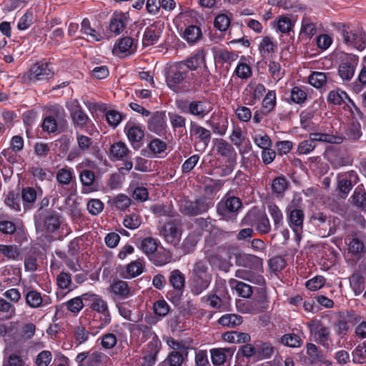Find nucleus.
<instances>
[{"instance_id": "40", "label": "nucleus", "mask_w": 366, "mask_h": 366, "mask_svg": "<svg viewBox=\"0 0 366 366\" xmlns=\"http://www.w3.org/2000/svg\"><path fill=\"white\" fill-rule=\"evenodd\" d=\"M268 211L273 220L274 228L278 229L283 224V214L280 209L274 203L268 204Z\"/></svg>"}, {"instance_id": "1", "label": "nucleus", "mask_w": 366, "mask_h": 366, "mask_svg": "<svg viewBox=\"0 0 366 366\" xmlns=\"http://www.w3.org/2000/svg\"><path fill=\"white\" fill-rule=\"evenodd\" d=\"M85 301L90 302V310H85L84 319L89 325L94 335L110 324L112 317L107 302L100 296L85 293L82 295Z\"/></svg>"}, {"instance_id": "10", "label": "nucleus", "mask_w": 366, "mask_h": 366, "mask_svg": "<svg viewBox=\"0 0 366 366\" xmlns=\"http://www.w3.org/2000/svg\"><path fill=\"white\" fill-rule=\"evenodd\" d=\"M51 64L48 63H39L34 65L27 74L24 76V81H30L46 80L51 78L54 72L51 70Z\"/></svg>"}, {"instance_id": "21", "label": "nucleus", "mask_w": 366, "mask_h": 366, "mask_svg": "<svg viewBox=\"0 0 366 366\" xmlns=\"http://www.w3.org/2000/svg\"><path fill=\"white\" fill-rule=\"evenodd\" d=\"M110 292L121 299H127L132 296V292L127 282L123 280H117L109 286Z\"/></svg>"}, {"instance_id": "53", "label": "nucleus", "mask_w": 366, "mask_h": 366, "mask_svg": "<svg viewBox=\"0 0 366 366\" xmlns=\"http://www.w3.org/2000/svg\"><path fill=\"white\" fill-rule=\"evenodd\" d=\"M215 147L217 154L225 157H229L233 152L232 146L222 139L217 140Z\"/></svg>"}, {"instance_id": "5", "label": "nucleus", "mask_w": 366, "mask_h": 366, "mask_svg": "<svg viewBox=\"0 0 366 366\" xmlns=\"http://www.w3.org/2000/svg\"><path fill=\"white\" fill-rule=\"evenodd\" d=\"M212 203L205 197H200L194 200L183 199L180 202V212L187 216H197L207 212Z\"/></svg>"}, {"instance_id": "39", "label": "nucleus", "mask_w": 366, "mask_h": 366, "mask_svg": "<svg viewBox=\"0 0 366 366\" xmlns=\"http://www.w3.org/2000/svg\"><path fill=\"white\" fill-rule=\"evenodd\" d=\"M108 357L99 351H94L89 354L86 366H103L107 362Z\"/></svg>"}, {"instance_id": "6", "label": "nucleus", "mask_w": 366, "mask_h": 366, "mask_svg": "<svg viewBox=\"0 0 366 366\" xmlns=\"http://www.w3.org/2000/svg\"><path fill=\"white\" fill-rule=\"evenodd\" d=\"M242 207L240 199L235 197H229L222 199L217 206V213L226 221H233L237 216Z\"/></svg>"}, {"instance_id": "28", "label": "nucleus", "mask_w": 366, "mask_h": 366, "mask_svg": "<svg viewBox=\"0 0 366 366\" xmlns=\"http://www.w3.org/2000/svg\"><path fill=\"white\" fill-rule=\"evenodd\" d=\"M80 31L83 35L86 36V40L91 42L99 41L102 38L99 33L91 27L90 21L88 19H83Z\"/></svg>"}, {"instance_id": "18", "label": "nucleus", "mask_w": 366, "mask_h": 366, "mask_svg": "<svg viewBox=\"0 0 366 366\" xmlns=\"http://www.w3.org/2000/svg\"><path fill=\"white\" fill-rule=\"evenodd\" d=\"M130 153L131 152L125 143L117 142L110 146L109 157L112 161L124 160L129 159Z\"/></svg>"}, {"instance_id": "47", "label": "nucleus", "mask_w": 366, "mask_h": 366, "mask_svg": "<svg viewBox=\"0 0 366 366\" xmlns=\"http://www.w3.org/2000/svg\"><path fill=\"white\" fill-rule=\"evenodd\" d=\"M254 144L259 148L264 149L272 147V140L270 137L264 132L255 133L252 136Z\"/></svg>"}, {"instance_id": "44", "label": "nucleus", "mask_w": 366, "mask_h": 366, "mask_svg": "<svg viewBox=\"0 0 366 366\" xmlns=\"http://www.w3.org/2000/svg\"><path fill=\"white\" fill-rule=\"evenodd\" d=\"M310 138L315 142H323L328 143H340L342 142L341 137H337L326 133L315 132L310 134Z\"/></svg>"}, {"instance_id": "27", "label": "nucleus", "mask_w": 366, "mask_h": 366, "mask_svg": "<svg viewBox=\"0 0 366 366\" xmlns=\"http://www.w3.org/2000/svg\"><path fill=\"white\" fill-rule=\"evenodd\" d=\"M205 56H206V53L203 49L198 50L197 51L194 53L191 56L187 58L184 61V64L189 70L194 71L201 64H205Z\"/></svg>"}, {"instance_id": "31", "label": "nucleus", "mask_w": 366, "mask_h": 366, "mask_svg": "<svg viewBox=\"0 0 366 366\" xmlns=\"http://www.w3.org/2000/svg\"><path fill=\"white\" fill-rule=\"evenodd\" d=\"M295 21H292L289 16L286 15H281L277 18L276 21L274 22V25L276 26L278 31L287 34L292 30L295 26Z\"/></svg>"}, {"instance_id": "42", "label": "nucleus", "mask_w": 366, "mask_h": 366, "mask_svg": "<svg viewBox=\"0 0 366 366\" xmlns=\"http://www.w3.org/2000/svg\"><path fill=\"white\" fill-rule=\"evenodd\" d=\"M56 178L59 184L69 185L74 179V175L71 169L64 167L57 171Z\"/></svg>"}, {"instance_id": "38", "label": "nucleus", "mask_w": 366, "mask_h": 366, "mask_svg": "<svg viewBox=\"0 0 366 366\" xmlns=\"http://www.w3.org/2000/svg\"><path fill=\"white\" fill-rule=\"evenodd\" d=\"M229 285L234 287L238 295L244 298H249L252 294V287L246 283L230 280Z\"/></svg>"}, {"instance_id": "7", "label": "nucleus", "mask_w": 366, "mask_h": 366, "mask_svg": "<svg viewBox=\"0 0 366 366\" xmlns=\"http://www.w3.org/2000/svg\"><path fill=\"white\" fill-rule=\"evenodd\" d=\"M341 36L344 43L350 48L361 51L366 46V33L361 29L343 28Z\"/></svg>"}, {"instance_id": "43", "label": "nucleus", "mask_w": 366, "mask_h": 366, "mask_svg": "<svg viewBox=\"0 0 366 366\" xmlns=\"http://www.w3.org/2000/svg\"><path fill=\"white\" fill-rule=\"evenodd\" d=\"M218 322L222 326L234 327L242 322V318L241 316L235 314H227L222 316L219 319Z\"/></svg>"}, {"instance_id": "59", "label": "nucleus", "mask_w": 366, "mask_h": 366, "mask_svg": "<svg viewBox=\"0 0 366 366\" xmlns=\"http://www.w3.org/2000/svg\"><path fill=\"white\" fill-rule=\"evenodd\" d=\"M187 355V350L185 352L181 351H172L168 355L167 360L171 366H181L184 360V356Z\"/></svg>"}, {"instance_id": "16", "label": "nucleus", "mask_w": 366, "mask_h": 366, "mask_svg": "<svg viewBox=\"0 0 366 366\" xmlns=\"http://www.w3.org/2000/svg\"><path fill=\"white\" fill-rule=\"evenodd\" d=\"M161 232L167 243L175 246L180 241L181 232L174 222L165 224Z\"/></svg>"}, {"instance_id": "12", "label": "nucleus", "mask_w": 366, "mask_h": 366, "mask_svg": "<svg viewBox=\"0 0 366 366\" xmlns=\"http://www.w3.org/2000/svg\"><path fill=\"white\" fill-rule=\"evenodd\" d=\"M163 29L164 23L162 21H157L147 27L142 38L143 46H148L157 44Z\"/></svg>"}, {"instance_id": "24", "label": "nucleus", "mask_w": 366, "mask_h": 366, "mask_svg": "<svg viewBox=\"0 0 366 366\" xmlns=\"http://www.w3.org/2000/svg\"><path fill=\"white\" fill-rule=\"evenodd\" d=\"M235 277L259 285H263L265 282L262 275L246 269H237L235 272Z\"/></svg>"}, {"instance_id": "34", "label": "nucleus", "mask_w": 366, "mask_h": 366, "mask_svg": "<svg viewBox=\"0 0 366 366\" xmlns=\"http://www.w3.org/2000/svg\"><path fill=\"white\" fill-rule=\"evenodd\" d=\"M366 252L365 244L358 238H352L348 243V252L352 255L360 258Z\"/></svg>"}, {"instance_id": "49", "label": "nucleus", "mask_w": 366, "mask_h": 366, "mask_svg": "<svg viewBox=\"0 0 366 366\" xmlns=\"http://www.w3.org/2000/svg\"><path fill=\"white\" fill-rule=\"evenodd\" d=\"M348 138L354 140L360 139L362 136L361 125L360 121H349V125L346 132Z\"/></svg>"}, {"instance_id": "2", "label": "nucleus", "mask_w": 366, "mask_h": 366, "mask_svg": "<svg viewBox=\"0 0 366 366\" xmlns=\"http://www.w3.org/2000/svg\"><path fill=\"white\" fill-rule=\"evenodd\" d=\"M191 292L199 295L210 285L212 277L208 263L204 260L196 262L190 272Z\"/></svg>"}, {"instance_id": "20", "label": "nucleus", "mask_w": 366, "mask_h": 366, "mask_svg": "<svg viewBox=\"0 0 366 366\" xmlns=\"http://www.w3.org/2000/svg\"><path fill=\"white\" fill-rule=\"evenodd\" d=\"M128 17L122 12H115L112 16L109 24V29L115 34H121L125 29Z\"/></svg>"}, {"instance_id": "52", "label": "nucleus", "mask_w": 366, "mask_h": 366, "mask_svg": "<svg viewBox=\"0 0 366 366\" xmlns=\"http://www.w3.org/2000/svg\"><path fill=\"white\" fill-rule=\"evenodd\" d=\"M327 81L326 74L320 71H314L309 76V83L315 88H321Z\"/></svg>"}, {"instance_id": "9", "label": "nucleus", "mask_w": 366, "mask_h": 366, "mask_svg": "<svg viewBox=\"0 0 366 366\" xmlns=\"http://www.w3.org/2000/svg\"><path fill=\"white\" fill-rule=\"evenodd\" d=\"M358 61V57L353 54H347L342 59L338 67V74L342 81L352 79Z\"/></svg>"}, {"instance_id": "22", "label": "nucleus", "mask_w": 366, "mask_h": 366, "mask_svg": "<svg viewBox=\"0 0 366 366\" xmlns=\"http://www.w3.org/2000/svg\"><path fill=\"white\" fill-rule=\"evenodd\" d=\"M161 342L157 335H153V338L147 345V349L145 351L144 359L149 365H152L156 360V356L159 352Z\"/></svg>"}, {"instance_id": "36", "label": "nucleus", "mask_w": 366, "mask_h": 366, "mask_svg": "<svg viewBox=\"0 0 366 366\" xmlns=\"http://www.w3.org/2000/svg\"><path fill=\"white\" fill-rule=\"evenodd\" d=\"M132 45L133 39L131 37H123L114 45L112 52L114 54L119 56L120 54L129 51L132 49Z\"/></svg>"}, {"instance_id": "11", "label": "nucleus", "mask_w": 366, "mask_h": 366, "mask_svg": "<svg viewBox=\"0 0 366 366\" xmlns=\"http://www.w3.org/2000/svg\"><path fill=\"white\" fill-rule=\"evenodd\" d=\"M124 132L134 149H139L144 137V127L132 121H129L124 127Z\"/></svg>"}, {"instance_id": "15", "label": "nucleus", "mask_w": 366, "mask_h": 366, "mask_svg": "<svg viewBox=\"0 0 366 366\" xmlns=\"http://www.w3.org/2000/svg\"><path fill=\"white\" fill-rule=\"evenodd\" d=\"M148 128L149 131L158 134L162 135L167 130V118L163 112H154L148 122Z\"/></svg>"}, {"instance_id": "13", "label": "nucleus", "mask_w": 366, "mask_h": 366, "mask_svg": "<svg viewBox=\"0 0 366 366\" xmlns=\"http://www.w3.org/2000/svg\"><path fill=\"white\" fill-rule=\"evenodd\" d=\"M262 258L250 254L238 253L236 255V264L252 270L258 271L262 267Z\"/></svg>"}, {"instance_id": "60", "label": "nucleus", "mask_w": 366, "mask_h": 366, "mask_svg": "<svg viewBox=\"0 0 366 366\" xmlns=\"http://www.w3.org/2000/svg\"><path fill=\"white\" fill-rule=\"evenodd\" d=\"M281 342L290 347H298L301 345L302 340L295 334H286L282 337Z\"/></svg>"}, {"instance_id": "25", "label": "nucleus", "mask_w": 366, "mask_h": 366, "mask_svg": "<svg viewBox=\"0 0 366 366\" xmlns=\"http://www.w3.org/2000/svg\"><path fill=\"white\" fill-rule=\"evenodd\" d=\"M190 134L194 135L196 138L203 142L205 147H207L211 139V132L209 129L198 125L195 122H191Z\"/></svg>"}, {"instance_id": "46", "label": "nucleus", "mask_w": 366, "mask_h": 366, "mask_svg": "<svg viewBox=\"0 0 366 366\" xmlns=\"http://www.w3.org/2000/svg\"><path fill=\"white\" fill-rule=\"evenodd\" d=\"M268 71L275 81H279L285 76V70L280 64L275 61H270L268 64Z\"/></svg>"}, {"instance_id": "29", "label": "nucleus", "mask_w": 366, "mask_h": 366, "mask_svg": "<svg viewBox=\"0 0 366 366\" xmlns=\"http://www.w3.org/2000/svg\"><path fill=\"white\" fill-rule=\"evenodd\" d=\"M202 37L201 29L194 25L187 26L183 34L182 38L188 44H195Z\"/></svg>"}, {"instance_id": "51", "label": "nucleus", "mask_w": 366, "mask_h": 366, "mask_svg": "<svg viewBox=\"0 0 366 366\" xmlns=\"http://www.w3.org/2000/svg\"><path fill=\"white\" fill-rule=\"evenodd\" d=\"M276 105V92L275 91H269L262 101V109L264 114L272 111Z\"/></svg>"}, {"instance_id": "4", "label": "nucleus", "mask_w": 366, "mask_h": 366, "mask_svg": "<svg viewBox=\"0 0 366 366\" xmlns=\"http://www.w3.org/2000/svg\"><path fill=\"white\" fill-rule=\"evenodd\" d=\"M36 227L47 234L57 231L62 224L60 214L54 210L44 211L36 217Z\"/></svg>"}, {"instance_id": "57", "label": "nucleus", "mask_w": 366, "mask_h": 366, "mask_svg": "<svg viewBox=\"0 0 366 366\" xmlns=\"http://www.w3.org/2000/svg\"><path fill=\"white\" fill-rule=\"evenodd\" d=\"M102 347L105 350L112 349L117 342V338L113 333L107 332L99 338Z\"/></svg>"}, {"instance_id": "35", "label": "nucleus", "mask_w": 366, "mask_h": 366, "mask_svg": "<svg viewBox=\"0 0 366 366\" xmlns=\"http://www.w3.org/2000/svg\"><path fill=\"white\" fill-rule=\"evenodd\" d=\"M188 112L192 115L203 118L209 113L206 104L202 101H193L189 104Z\"/></svg>"}, {"instance_id": "41", "label": "nucleus", "mask_w": 366, "mask_h": 366, "mask_svg": "<svg viewBox=\"0 0 366 366\" xmlns=\"http://www.w3.org/2000/svg\"><path fill=\"white\" fill-rule=\"evenodd\" d=\"M337 187L340 192L347 194L352 188L351 176L348 174H339L337 176Z\"/></svg>"}, {"instance_id": "8", "label": "nucleus", "mask_w": 366, "mask_h": 366, "mask_svg": "<svg viewBox=\"0 0 366 366\" xmlns=\"http://www.w3.org/2000/svg\"><path fill=\"white\" fill-rule=\"evenodd\" d=\"M311 334L314 336V340L318 344L322 345L326 349H330L332 346V340L330 337V329L326 326H322L318 320H311L308 323Z\"/></svg>"}, {"instance_id": "45", "label": "nucleus", "mask_w": 366, "mask_h": 366, "mask_svg": "<svg viewBox=\"0 0 366 366\" xmlns=\"http://www.w3.org/2000/svg\"><path fill=\"white\" fill-rule=\"evenodd\" d=\"M351 199L352 204L358 208L366 209V192L362 189H355Z\"/></svg>"}, {"instance_id": "62", "label": "nucleus", "mask_w": 366, "mask_h": 366, "mask_svg": "<svg viewBox=\"0 0 366 366\" xmlns=\"http://www.w3.org/2000/svg\"><path fill=\"white\" fill-rule=\"evenodd\" d=\"M353 321L360 323L355 328V336L360 339L366 338V321H361V317L354 315Z\"/></svg>"}, {"instance_id": "23", "label": "nucleus", "mask_w": 366, "mask_h": 366, "mask_svg": "<svg viewBox=\"0 0 366 366\" xmlns=\"http://www.w3.org/2000/svg\"><path fill=\"white\" fill-rule=\"evenodd\" d=\"M234 353L233 348H214L210 350L211 360L214 365H222Z\"/></svg>"}, {"instance_id": "50", "label": "nucleus", "mask_w": 366, "mask_h": 366, "mask_svg": "<svg viewBox=\"0 0 366 366\" xmlns=\"http://www.w3.org/2000/svg\"><path fill=\"white\" fill-rule=\"evenodd\" d=\"M141 247L147 256H150L157 251L158 241L152 237H147L142 240Z\"/></svg>"}, {"instance_id": "48", "label": "nucleus", "mask_w": 366, "mask_h": 366, "mask_svg": "<svg viewBox=\"0 0 366 366\" xmlns=\"http://www.w3.org/2000/svg\"><path fill=\"white\" fill-rule=\"evenodd\" d=\"M277 48V44L269 36H264L259 44V50L262 55L274 52Z\"/></svg>"}, {"instance_id": "58", "label": "nucleus", "mask_w": 366, "mask_h": 366, "mask_svg": "<svg viewBox=\"0 0 366 366\" xmlns=\"http://www.w3.org/2000/svg\"><path fill=\"white\" fill-rule=\"evenodd\" d=\"M76 134L78 148L84 153L89 151L93 143L92 139L79 132H76Z\"/></svg>"}, {"instance_id": "64", "label": "nucleus", "mask_w": 366, "mask_h": 366, "mask_svg": "<svg viewBox=\"0 0 366 366\" xmlns=\"http://www.w3.org/2000/svg\"><path fill=\"white\" fill-rule=\"evenodd\" d=\"M104 209L103 202L98 199H92L87 202V210L92 215H97Z\"/></svg>"}, {"instance_id": "37", "label": "nucleus", "mask_w": 366, "mask_h": 366, "mask_svg": "<svg viewBox=\"0 0 366 366\" xmlns=\"http://www.w3.org/2000/svg\"><path fill=\"white\" fill-rule=\"evenodd\" d=\"M348 98L347 94L340 89H333L327 95L328 102L335 105H341L346 99L348 101Z\"/></svg>"}, {"instance_id": "30", "label": "nucleus", "mask_w": 366, "mask_h": 366, "mask_svg": "<svg viewBox=\"0 0 366 366\" xmlns=\"http://www.w3.org/2000/svg\"><path fill=\"white\" fill-rule=\"evenodd\" d=\"M345 110L349 113V121H365L362 112L350 98H348V102L345 104Z\"/></svg>"}, {"instance_id": "19", "label": "nucleus", "mask_w": 366, "mask_h": 366, "mask_svg": "<svg viewBox=\"0 0 366 366\" xmlns=\"http://www.w3.org/2000/svg\"><path fill=\"white\" fill-rule=\"evenodd\" d=\"M289 224L293 232L297 234L302 229L305 214L302 209L293 208L292 206L288 207Z\"/></svg>"}, {"instance_id": "33", "label": "nucleus", "mask_w": 366, "mask_h": 366, "mask_svg": "<svg viewBox=\"0 0 366 366\" xmlns=\"http://www.w3.org/2000/svg\"><path fill=\"white\" fill-rule=\"evenodd\" d=\"M169 281L170 285L177 291L182 292L185 285V277L182 272L174 269L170 272Z\"/></svg>"}, {"instance_id": "32", "label": "nucleus", "mask_w": 366, "mask_h": 366, "mask_svg": "<svg viewBox=\"0 0 366 366\" xmlns=\"http://www.w3.org/2000/svg\"><path fill=\"white\" fill-rule=\"evenodd\" d=\"M213 56L219 62L229 64L238 58V55L236 53L223 49H214Z\"/></svg>"}, {"instance_id": "3", "label": "nucleus", "mask_w": 366, "mask_h": 366, "mask_svg": "<svg viewBox=\"0 0 366 366\" xmlns=\"http://www.w3.org/2000/svg\"><path fill=\"white\" fill-rule=\"evenodd\" d=\"M188 74V70L182 63L172 67L166 77L168 87L175 92L188 91L190 87L187 79Z\"/></svg>"}, {"instance_id": "61", "label": "nucleus", "mask_w": 366, "mask_h": 366, "mask_svg": "<svg viewBox=\"0 0 366 366\" xmlns=\"http://www.w3.org/2000/svg\"><path fill=\"white\" fill-rule=\"evenodd\" d=\"M350 282L356 295L360 294L364 290V279L359 273L353 274L350 278Z\"/></svg>"}, {"instance_id": "63", "label": "nucleus", "mask_w": 366, "mask_h": 366, "mask_svg": "<svg viewBox=\"0 0 366 366\" xmlns=\"http://www.w3.org/2000/svg\"><path fill=\"white\" fill-rule=\"evenodd\" d=\"M354 362L362 364L366 362V345H359L352 353Z\"/></svg>"}, {"instance_id": "56", "label": "nucleus", "mask_w": 366, "mask_h": 366, "mask_svg": "<svg viewBox=\"0 0 366 366\" xmlns=\"http://www.w3.org/2000/svg\"><path fill=\"white\" fill-rule=\"evenodd\" d=\"M307 99L305 91L300 86H294L290 92V100L295 104H302Z\"/></svg>"}, {"instance_id": "17", "label": "nucleus", "mask_w": 366, "mask_h": 366, "mask_svg": "<svg viewBox=\"0 0 366 366\" xmlns=\"http://www.w3.org/2000/svg\"><path fill=\"white\" fill-rule=\"evenodd\" d=\"M24 296L26 305L31 308H39L51 303L49 297H42L41 294L36 290H31Z\"/></svg>"}, {"instance_id": "14", "label": "nucleus", "mask_w": 366, "mask_h": 366, "mask_svg": "<svg viewBox=\"0 0 366 366\" xmlns=\"http://www.w3.org/2000/svg\"><path fill=\"white\" fill-rule=\"evenodd\" d=\"M242 224L255 226L257 231L262 234H267L271 229L268 218L265 215H261L254 221V213L249 212L242 219Z\"/></svg>"}, {"instance_id": "55", "label": "nucleus", "mask_w": 366, "mask_h": 366, "mask_svg": "<svg viewBox=\"0 0 366 366\" xmlns=\"http://www.w3.org/2000/svg\"><path fill=\"white\" fill-rule=\"evenodd\" d=\"M90 333L93 334L92 331H88L84 327L76 326L74 329V337L76 342L78 344L86 342L89 340Z\"/></svg>"}, {"instance_id": "26", "label": "nucleus", "mask_w": 366, "mask_h": 366, "mask_svg": "<svg viewBox=\"0 0 366 366\" xmlns=\"http://www.w3.org/2000/svg\"><path fill=\"white\" fill-rule=\"evenodd\" d=\"M144 266V262L142 259L132 261L127 264L126 271L122 275L126 279L136 277L143 273Z\"/></svg>"}, {"instance_id": "54", "label": "nucleus", "mask_w": 366, "mask_h": 366, "mask_svg": "<svg viewBox=\"0 0 366 366\" xmlns=\"http://www.w3.org/2000/svg\"><path fill=\"white\" fill-rule=\"evenodd\" d=\"M82 295L81 297H76L68 300L65 304L69 311L73 313H79L84 308V303Z\"/></svg>"}]
</instances>
